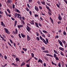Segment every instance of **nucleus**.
Wrapping results in <instances>:
<instances>
[{"mask_svg":"<svg viewBox=\"0 0 67 67\" xmlns=\"http://www.w3.org/2000/svg\"><path fill=\"white\" fill-rule=\"evenodd\" d=\"M17 16V18H19V19H20V20H21L22 19L21 15L19 14H17V13H15L14 14V17L15 18H16Z\"/></svg>","mask_w":67,"mask_h":67,"instance_id":"nucleus-1","label":"nucleus"},{"mask_svg":"<svg viewBox=\"0 0 67 67\" xmlns=\"http://www.w3.org/2000/svg\"><path fill=\"white\" fill-rule=\"evenodd\" d=\"M4 30H5V32L6 33L8 34H10V31H9L8 29L5 28H4Z\"/></svg>","mask_w":67,"mask_h":67,"instance_id":"nucleus-2","label":"nucleus"},{"mask_svg":"<svg viewBox=\"0 0 67 67\" xmlns=\"http://www.w3.org/2000/svg\"><path fill=\"white\" fill-rule=\"evenodd\" d=\"M35 9L37 12H38L39 10L38 7L37 6H35Z\"/></svg>","mask_w":67,"mask_h":67,"instance_id":"nucleus-3","label":"nucleus"},{"mask_svg":"<svg viewBox=\"0 0 67 67\" xmlns=\"http://www.w3.org/2000/svg\"><path fill=\"white\" fill-rule=\"evenodd\" d=\"M58 42L60 44V45H61V46H63V43L61 41H60V40H58Z\"/></svg>","mask_w":67,"mask_h":67,"instance_id":"nucleus-4","label":"nucleus"},{"mask_svg":"<svg viewBox=\"0 0 67 67\" xmlns=\"http://www.w3.org/2000/svg\"><path fill=\"white\" fill-rule=\"evenodd\" d=\"M27 27H26L27 30L29 32H30V30H31V29L30 27H29L28 26H27Z\"/></svg>","mask_w":67,"mask_h":67,"instance_id":"nucleus-5","label":"nucleus"},{"mask_svg":"<svg viewBox=\"0 0 67 67\" xmlns=\"http://www.w3.org/2000/svg\"><path fill=\"white\" fill-rule=\"evenodd\" d=\"M58 15H59V16L58 18V19L60 21L62 20V18L61 17V15L59 14H58Z\"/></svg>","mask_w":67,"mask_h":67,"instance_id":"nucleus-6","label":"nucleus"},{"mask_svg":"<svg viewBox=\"0 0 67 67\" xmlns=\"http://www.w3.org/2000/svg\"><path fill=\"white\" fill-rule=\"evenodd\" d=\"M5 13L6 14L7 17H8V16L9 17H11V16H12L11 15V14H8L7 13V12L6 11H5Z\"/></svg>","mask_w":67,"mask_h":67,"instance_id":"nucleus-7","label":"nucleus"},{"mask_svg":"<svg viewBox=\"0 0 67 67\" xmlns=\"http://www.w3.org/2000/svg\"><path fill=\"white\" fill-rule=\"evenodd\" d=\"M42 41L43 43H44L45 44L47 45V42L46 41L44 40V38L42 40Z\"/></svg>","mask_w":67,"mask_h":67,"instance_id":"nucleus-8","label":"nucleus"},{"mask_svg":"<svg viewBox=\"0 0 67 67\" xmlns=\"http://www.w3.org/2000/svg\"><path fill=\"white\" fill-rule=\"evenodd\" d=\"M12 65H13L14 66H18V65L17 64H16L14 63H12L11 64Z\"/></svg>","mask_w":67,"mask_h":67,"instance_id":"nucleus-9","label":"nucleus"},{"mask_svg":"<svg viewBox=\"0 0 67 67\" xmlns=\"http://www.w3.org/2000/svg\"><path fill=\"white\" fill-rule=\"evenodd\" d=\"M1 25L3 27H5V24H4L3 23V21L1 22Z\"/></svg>","mask_w":67,"mask_h":67,"instance_id":"nucleus-10","label":"nucleus"},{"mask_svg":"<svg viewBox=\"0 0 67 67\" xmlns=\"http://www.w3.org/2000/svg\"><path fill=\"white\" fill-rule=\"evenodd\" d=\"M27 41H29L31 39L30 37H29V36L28 35H27Z\"/></svg>","mask_w":67,"mask_h":67,"instance_id":"nucleus-11","label":"nucleus"},{"mask_svg":"<svg viewBox=\"0 0 67 67\" xmlns=\"http://www.w3.org/2000/svg\"><path fill=\"white\" fill-rule=\"evenodd\" d=\"M41 3L42 4H43L44 5H46L45 2L44 1H42L41 2Z\"/></svg>","mask_w":67,"mask_h":67,"instance_id":"nucleus-12","label":"nucleus"},{"mask_svg":"<svg viewBox=\"0 0 67 67\" xmlns=\"http://www.w3.org/2000/svg\"><path fill=\"white\" fill-rule=\"evenodd\" d=\"M40 62V63L42 64L43 63V61L42 60H40V59H38V61H37V63H39Z\"/></svg>","mask_w":67,"mask_h":67,"instance_id":"nucleus-13","label":"nucleus"},{"mask_svg":"<svg viewBox=\"0 0 67 67\" xmlns=\"http://www.w3.org/2000/svg\"><path fill=\"white\" fill-rule=\"evenodd\" d=\"M13 1L12 0H8L7 2V3L8 4L11 3Z\"/></svg>","mask_w":67,"mask_h":67,"instance_id":"nucleus-14","label":"nucleus"},{"mask_svg":"<svg viewBox=\"0 0 67 67\" xmlns=\"http://www.w3.org/2000/svg\"><path fill=\"white\" fill-rule=\"evenodd\" d=\"M21 35L22 36V37L23 38H24L26 36V35L23 34L22 33H21Z\"/></svg>","mask_w":67,"mask_h":67,"instance_id":"nucleus-15","label":"nucleus"},{"mask_svg":"<svg viewBox=\"0 0 67 67\" xmlns=\"http://www.w3.org/2000/svg\"><path fill=\"white\" fill-rule=\"evenodd\" d=\"M62 43H64V44L66 43V42L65 40L62 39Z\"/></svg>","mask_w":67,"mask_h":67,"instance_id":"nucleus-16","label":"nucleus"},{"mask_svg":"<svg viewBox=\"0 0 67 67\" xmlns=\"http://www.w3.org/2000/svg\"><path fill=\"white\" fill-rule=\"evenodd\" d=\"M34 20H33L32 21H31V22L30 23V24H32V25H34Z\"/></svg>","mask_w":67,"mask_h":67,"instance_id":"nucleus-17","label":"nucleus"},{"mask_svg":"<svg viewBox=\"0 0 67 67\" xmlns=\"http://www.w3.org/2000/svg\"><path fill=\"white\" fill-rule=\"evenodd\" d=\"M59 49H60V50L62 51H64V49L62 47H59Z\"/></svg>","mask_w":67,"mask_h":67,"instance_id":"nucleus-18","label":"nucleus"},{"mask_svg":"<svg viewBox=\"0 0 67 67\" xmlns=\"http://www.w3.org/2000/svg\"><path fill=\"white\" fill-rule=\"evenodd\" d=\"M15 60L16 62H17V61L19 62L20 60H19V59L18 58H16Z\"/></svg>","mask_w":67,"mask_h":67,"instance_id":"nucleus-19","label":"nucleus"},{"mask_svg":"<svg viewBox=\"0 0 67 67\" xmlns=\"http://www.w3.org/2000/svg\"><path fill=\"white\" fill-rule=\"evenodd\" d=\"M17 21L16 20H15L14 21V26L15 27L17 24Z\"/></svg>","mask_w":67,"mask_h":67,"instance_id":"nucleus-20","label":"nucleus"},{"mask_svg":"<svg viewBox=\"0 0 67 67\" xmlns=\"http://www.w3.org/2000/svg\"><path fill=\"white\" fill-rule=\"evenodd\" d=\"M35 25H36V27H37L38 28H39V26L38 25V23H35Z\"/></svg>","mask_w":67,"mask_h":67,"instance_id":"nucleus-21","label":"nucleus"},{"mask_svg":"<svg viewBox=\"0 0 67 67\" xmlns=\"http://www.w3.org/2000/svg\"><path fill=\"white\" fill-rule=\"evenodd\" d=\"M63 35L66 36L67 35V33H66L65 31H64L63 32Z\"/></svg>","mask_w":67,"mask_h":67,"instance_id":"nucleus-22","label":"nucleus"},{"mask_svg":"<svg viewBox=\"0 0 67 67\" xmlns=\"http://www.w3.org/2000/svg\"><path fill=\"white\" fill-rule=\"evenodd\" d=\"M7 44L10 46V47H12V46L11 44L10 43V42H7Z\"/></svg>","mask_w":67,"mask_h":67,"instance_id":"nucleus-23","label":"nucleus"},{"mask_svg":"<svg viewBox=\"0 0 67 67\" xmlns=\"http://www.w3.org/2000/svg\"><path fill=\"white\" fill-rule=\"evenodd\" d=\"M15 9H16V12H18L19 13H20V11L18 9H17L16 8H15Z\"/></svg>","mask_w":67,"mask_h":67,"instance_id":"nucleus-24","label":"nucleus"},{"mask_svg":"<svg viewBox=\"0 0 67 67\" xmlns=\"http://www.w3.org/2000/svg\"><path fill=\"white\" fill-rule=\"evenodd\" d=\"M50 20H51V21L52 22V23L53 24H54V21H53V19H52V18H51V17H50Z\"/></svg>","mask_w":67,"mask_h":67,"instance_id":"nucleus-25","label":"nucleus"},{"mask_svg":"<svg viewBox=\"0 0 67 67\" xmlns=\"http://www.w3.org/2000/svg\"><path fill=\"white\" fill-rule=\"evenodd\" d=\"M9 40H10V42L11 43H12V44H13V42L12 40L10 38H9Z\"/></svg>","mask_w":67,"mask_h":67,"instance_id":"nucleus-26","label":"nucleus"},{"mask_svg":"<svg viewBox=\"0 0 67 67\" xmlns=\"http://www.w3.org/2000/svg\"><path fill=\"white\" fill-rule=\"evenodd\" d=\"M26 9L27 12H29L30 10L27 7H26Z\"/></svg>","mask_w":67,"mask_h":67,"instance_id":"nucleus-27","label":"nucleus"},{"mask_svg":"<svg viewBox=\"0 0 67 67\" xmlns=\"http://www.w3.org/2000/svg\"><path fill=\"white\" fill-rule=\"evenodd\" d=\"M25 64V63L24 62H23L22 64L21 65V66L22 67L23 66H24Z\"/></svg>","mask_w":67,"mask_h":67,"instance_id":"nucleus-28","label":"nucleus"},{"mask_svg":"<svg viewBox=\"0 0 67 67\" xmlns=\"http://www.w3.org/2000/svg\"><path fill=\"white\" fill-rule=\"evenodd\" d=\"M7 11H8V12L9 14H10L11 13V12L9 9H7Z\"/></svg>","mask_w":67,"mask_h":67,"instance_id":"nucleus-29","label":"nucleus"},{"mask_svg":"<svg viewBox=\"0 0 67 67\" xmlns=\"http://www.w3.org/2000/svg\"><path fill=\"white\" fill-rule=\"evenodd\" d=\"M31 56L32 57H34V53H31Z\"/></svg>","mask_w":67,"mask_h":67,"instance_id":"nucleus-30","label":"nucleus"},{"mask_svg":"<svg viewBox=\"0 0 67 67\" xmlns=\"http://www.w3.org/2000/svg\"><path fill=\"white\" fill-rule=\"evenodd\" d=\"M58 66L59 67H61V64H60V62H59L58 65Z\"/></svg>","mask_w":67,"mask_h":67,"instance_id":"nucleus-31","label":"nucleus"},{"mask_svg":"<svg viewBox=\"0 0 67 67\" xmlns=\"http://www.w3.org/2000/svg\"><path fill=\"white\" fill-rule=\"evenodd\" d=\"M41 15H43V16H45V14L43 13V12H41Z\"/></svg>","mask_w":67,"mask_h":67,"instance_id":"nucleus-32","label":"nucleus"},{"mask_svg":"<svg viewBox=\"0 0 67 67\" xmlns=\"http://www.w3.org/2000/svg\"><path fill=\"white\" fill-rule=\"evenodd\" d=\"M39 8L40 9L42 10V7L41 6H39Z\"/></svg>","mask_w":67,"mask_h":67,"instance_id":"nucleus-33","label":"nucleus"},{"mask_svg":"<svg viewBox=\"0 0 67 67\" xmlns=\"http://www.w3.org/2000/svg\"><path fill=\"white\" fill-rule=\"evenodd\" d=\"M51 62L53 65H55V66H57V64L55 63H54L53 61H51Z\"/></svg>","mask_w":67,"mask_h":67,"instance_id":"nucleus-34","label":"nucleus"},{"mask_svg":"<svg viewBox=\"0 0 67 67\" xmlns=\"http://www.w3.org/2000/svg\"><path fill=\"white\" fill-rule=\"evenodd\" d=\"M37 3L39 5H41V3L39 1H38L37 2Z\"/></svg>","mask_w":67,"mask_h":67,"instance_id":"nucleus-35","label":"nucleus"},{"mask_svg":"<svg viewBox=\"0 0 67 67\" xmlns=\"http://www.w3.org/2000/svg\"><path fill=\"white\" fill-rule=\"evenodd\" d=\"M59 37L58 36V35H56V36H55V39H56V38L58 39L59 38Z\"/></svg>","mask_w":67,"mask_h":67,"instance_id":"nucleus-36","label":"nucleus"},{"mask_svg":"<svg viewBox=\"0 0 67 67\" xmlns=\"http://www.w3.org/2000/svg\"><path fill=\"white\" fill-rule=\"evenodd\" d=\"M13 45L14 47H15L16 46V44L14 42H13Z\"/></svg>","mask_w":67,"mask_h":67,"instance_id":"nucleus-37","label":"nucleus"},{"mask_svg":"<svg viewBox=\"0 0 67 67\" xmlns=\"http://www.w3.org/2000/svg\"><path fill=\"white\" fill-rule=\"evenodd\" d=\"M15 32L16 34H17L18 32V31L17 29H15Z\"/></svg>","mask_w":67,"mask_h":67,"instance_id":"nucleus-38","label":"nucleus"},{"mask_svg":"<svg viewBox=\"0 0 67 67\" xmlns=\"http://www.w3.org/2000/svg\"><path fill=\"white\" fill-rule=\"evenodd\" d=\"M46 42H47V43L48 44V40L47 38H46Z\"/></svg>","mask_w":67,"mask_h":67,"instance_id":"nucleus-39","label":"nucleus"},{"mask_svg":"<svg viewBox=\"0 0 67 67\" xmlns=\"http://www.w3.org/2000/svg\"><path fill=\"white\" fill-rule=\"evenodd\" d=\"M41 49L42 50H44V49H45V47H41Z\"/></svg>","mask_w":67,"mask_h":67,"instance_id":"nucleus-40","label":"nucleus"},{"mask_svg":"<svg viewBox=\"0 0 67 67\" xmlns=\"http://www.w3.org/2000/svg\"><path fill=\"white\" fill-rule=\"evenodd\" d=\"M18 36H19V38H21V36L20 34H18Z\"/></svg>","mask_w":67,"mask_h":67,"instance_id":"nucleus-41","label":"nucleus"},{"mask_svg":"<svg viewBox=\"0 0 67 67\" xmlns=\"http://www.w3.org/2000/svg\"><path fill=\"white\" fill-rule=\"evenodd\" d=\"M40 38L41 40H42L43 39V38H42V37L41 36H40Z\"/></svg>","mask_w":67,"mask_h":67,"instance_id":"nucleus-42","label":"nucleus"},{"mask_svg":"<svg viewBox=\"0 0 67 67\" xmlns=\"http://www.w3.org/2000/svg\"><path fill=\"white\" fill-rule=\"evenodd\" d=\"M54 53H56L57 54H58V53L56 51H55V50H54Z\"/></svg>","mask_w":67,"mask_h":67,"instance_id":"nucleus-43","label":"nucleus"},{"mask_svg":"<svg viewBox=\"0 0 67 67\" xmlns=\"http://www.w3.org/2000/svg\"><path fill=\"white\" fill-rule=\"evenodd\" d=\"M42 32H43L44 33H47V32L46 31V30H43L42 31Z\"/></svg>","mask_w":67,"mask_h":67,"instance_id":"nucleus-44","label":"nucleus"},{"mask_svg":"<svg viewBox=\"0 0 67 67\" xmlns=\"http://www.w3.org/2000/svg\"><path fill=\"white\" fill-rule=\"evenodd\" d=\"M51 35V34L49 33L48 34H47V36H48V37H50Z\"/></svg>","mask_w":67,"mask_h":67,"instance_id":"nucleus-45","label":"nucleus"},{"mask_svg":"<svg viewBox=\"0 0 67 67\" xmlns=\"http://www.w3.org/2000/svg\"><path fill=\"white\" fill-rule=\"evenodd\" d=\"M38 25L39 26H40V27H42V25L40 23H38Z\"/></svg>","mask_w":67,"mask_h":67,"instance_id":"nucleus-46","label":"nucleus"},{"mask_svg":"<svg viewBox=\"0 0 67 67\" xmlns=\"http://www.w3.org/2000/svg\"><path fill=\"white\" fill-rule=\"evenodd\" d=\"M55 58V59L57 60H59V59L57 57H56Z\"/></svg>","mask_w":67,"mask_h":67,"instance_id":"nucleus-47","label":"nucleus"},{"mask_svg":"<svg viewBox=\"0 0 67 67\" xmlns=\"http://www.w3.org/2000/svg\"><path fill=\"white\" fill-rule=\"evenodd\" d=\"M56 5L58 8H60V7H59V5L58 4H57Z\"/></svg>","mask_w":67,"mask_h":67,"instance_id":"nucleus-48","label":"nucleus"},{"mask_svg":"<svg viewBox=\"0 0 67 67\" xmlns=\"http://www.w3.org/2000/svg\"><path fill=\"white\" fill-rule=\"evenodd\" d=\"M54 57L55 58L56 57H57V55H56V54H55V53L54 54Z\"/></svg>","mask_w":67,"mask_h":67,"instance_id":"nucleus-49","label":"nucleus"},{"mask_svg":"<svg viewBox=\"0 0 67 67\" xmlns=\"http://www.w3.org/2000/svg\"><path fill=\"white\" fill-rule=\"evenodd\" d=\"M42 36L44 38H45L46 37L45 35L43 34L42 35Z\"/></svg>","mask_w":67,"mask_h":67,"instance_id":"nucleus-50","label":"nucleus"},{"mask_svg":"<svg viewBox=\"0 0 67 67\" xmlns=\"http://www.w3.org/2000/svg\"><path fill=\"white\" fill-rule=\"evenodd\" d=\"M35 16L36 18V17H38V15L37 14H35Z\"/></svg>","mask_w":67,"mask_h":67,"instance_id":"nucleus-51","label":"nucleus"},{"mask_svg":"<svg viewBox=\"0 0 67 67\" xmlns=\"http://www.w3.org/2000/svg\"><path fill=\"white\" fill-rule=\"evenodd\" d=\"M36 38L37 39V41H39L40 40L39 38L38 37H37Z\"/></svg>","mask_w":67,"mask_h":67,"instance_id":"nucleus-52","label":"nucleus"},{"mask_svg":"<svg viewBox=\"0 0 67 67\" xmlns=\"http://www.w3.org/2000/svg\"><path fill=\"white\" fill-rule=\"evenodd\" d=\"M13 33L15 35H16V32H15V31H13Z\"/></svg>","mask_w":67,"mask_h":67,"instance_id":"nucleus-53","label":"nucleus"},{"mask_svg":"<svg viewBox=\"0 0 67 67\" xmlns=\"http://www.w3.org/2000/svg\"><path fill=\"white\" fill-rule=\"evenodd\" d=\"M44 59H45L46 60H47V61H48V59H47V58L46 57H44Z\"/></svg>","mask_w":67,"mask_h":67,"instance_id":"nucleus-54","label":"nucleus"},{"mask_svg":"<svg viewBox=\"0 0 67 67\" xmlns=\"http://www.w3.org/2000/svg\"><path fill=\"white\" fill-rule=\"evenodd\" d=\"M29 13L30 15H32V12L31 11H29Z\"/></svg>","mask_w":67,"mask_h":67,"instance_id":"nucleus-55","label":"nucleus"},{"mask_svg":"<svg viewBox=\"0 0 67 67\" xmlns=\"http://www.w3.org/2000/svg\"><path fill=\"white\" fill-rule=\"evenodd\" d=\"M36 35H37V36H39V34L38 33V32H36Z\"/></svg>","mask_w":67,"mask_h":67,"instance_id":"nucleus-56","label":"nucleus"},{"mask_svg":"<svg viewBox=\"0 0 67 67\" xmlns=\"http://www.w3.org/2000/svg\"><path fill=\"white\" fill-rule=\"evenodd\" d=\"M12 8L13 9H14L15 8V5L14 4H13L12 6Z\"/></svg>","mask_w":67,"mask_h":67,"instance_id":"nucleus-57","label":"nucleus"},{"mask_svg":"<svg viewBox=\"0 0 67 67\" xmlns=\"http://www.w3.org/2000/svg\"><path fill=\"white\" fill-rule=\"evenodd\" d=\"M60 54L62 55H63V56H64V54H63V52H60Z\"/></svg>","mask_w":67,"mask_h":67,"instance_id":"nucleus-58","label":"nucleus"},{"mask_svg":"<svg viewBox=\"0 0 67 67\" xmlns=\"http://www.w3.org/2000/svg\"><path fill=\"white\" fill-rule=\"evenodd\" d=\"M26 66H27V67H30L29 64H26Z\"/></svg>","mask_w":67,"mask_h":67,"instance_id":"nucleus-59","label":"nucleus"},{"mask_svg":"<svg viewBox=\"0 0 67 67\" xmlns=\"http://www.w3.org/2000/svg\"><path fill=\"white\" fill-rule=\"evenodd\" d=\"M17 27H18V28L19 29H21V28H20L21 27H20V25H18V26H17Z\"/></svg>","mask_w":67,"mask_h":67,"instance_id":"nucleus-60","label":"nucleus"},{"mask_svg":"<svg viewBox=\"0 0 67 67\" xmlns=\"http://www.w3.org/2000/svg\"><path fill=\"white\" fill-rule=\"evenodd\" d=\"M4 58L5 59H7V56H6V55H5V56H4Z\"/></svg>","mask_w":67,"mask_h":67,"instance_id":"nucleus-61","label":"nucleus"},{"mask_svg":"<svg viewBox=\"0 0 67 67\" xmlns=\"http://www.w3.org/2000/svg\"><path fill=\"white\" fill-rule=\"evenodd\" d=\"M32 1H33V0H29V2H30V3H31L32 2Z\"/></svg>","mask_w":67,"mask_h":67,"instance_id":"nucleus-62","label":"nucleus"},{"mask_svg":"<svg viewBox=\"0 0 67 67\" xmlns=\"http://www.w3.org/2000/svg\"><path fill=\"white\" fill-rule=\"evenodd\" d=\"M62 22L61 21H58V24H59L60 23H61Z\"/></svg>","mask_w":67,"mask_h":67,"instance_id":"nucleus-63","label":"nucleus"},{"mask_svg":"<svg viewBox=\"0 0 67 67\" xmlns=\"http://www.w3.org/2000/svg\"><path fill=\"white\" fill-rule=\"evenodd\" d=\"M27 6L29 8H30V6H29V4H27Z\"/></svg>","mask_w":67,"mask_h":67,"instance_id":"nucleus-64","label":"nucleus"}]
</instances>
